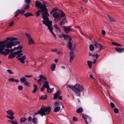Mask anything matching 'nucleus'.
Returning <instances> with one entry per match:
<instances>
[{
    "label": "nucleus",
    "mask_w": 124,
    "mask_h": 124,
    "mask_svg": "<svg viewBox=\"0 0 124 124\" xmlns=\"http://www.w3.org/2000/svg\"><path fill=\"white\" fill-rule=\"evenodd\" d=\"M52 16L54 18V23H57L61 20L60 17V14L56 12H54Z\"/></svg>",
    "instance_id": "0eeeda50"
},
{
    "label": "nucleus",
    "mask_w": 124,
    "mask_h": 124,
    "mask_svg": "<svg viewBox=\"0 0 124 124\" xmlns=\"http://www.w3.org/2000/svg\"><path fill=\"white\" fill-rule=\"evenodd\" d=\"M53 88L50 89L49 87V88H47V92L49 93H52L53 91Z\"/></svg>",
    "instance_id": "c9c22d12"
},
{
    "label": "nucleus",
    "mask_w": 124,
    "mask_h": 124,
    "mask_svg": "<svg viewBox=\"0 0 124 124\" xmlns=\"http://www.w3.org/2000/svg\"><path fill=\"white\" fill-rule=\"evenodd\" d=\"M81 115H82V117L85 121L87 124H88V123H90L91 122V119L89 116L84 114H82Z\"/></svg>",
    "instance_id": "9d476101"
},
{
    "label": "nucleus",
    "mask_w": 124,
    "mask_h": 124,
    "mask_svg": "<svg viewBox=\"0 0 124 124\" xmlns=\"http://www.w3.org/2000/svg\"><path fill=\"white\" fill-rule=\"evenodd\" d=\"M51 51L52 52H56L57 51V50L56 49H52L51 50Z\"/></svg>",
    "instance_id": "5fc2aeb1"
},
{
    "label": "nucleus",
    "mask_w": 124,
    "mask_h": 124,
    "mask_svg": "<svg viewBox=\"0 0 124 124\" xmlns=\"http://www.w3.org/2000/svg\"><path fill=\"white\" fill-rule=\"evenodd\" d=\"M39 77L40 79L37 80L38 83L40 85L41 84V81L42 82L44 83V82L46 81V78L43 75H39Z\"/></svg>",
    "instance_id": "9b49d317"
},
{
    "label": "nucleus",
    "mask_w": 124,
    "mask_h": 124,
    "mask_svg": "<svg viewBox=\"0 0 124 124\" xmlns=\"http://www.w3.org/2000/svg\"><path fill=\"white\" fill-rule=\"evenodd\" d=\"M67 87L72 90L76 95L78 96H81L80 92L83 91L84 89L83 86L78 84H77L74 86L68 85Z\"/></svg>",
    "instance_id": "f257e3e1"
},
{
    "label": "nucleus",
    "mask_w": 124,
    "mask_h": 124,
    "mask_svg": "<svg viewBox=\"0 0 124 124\" xmlns=\"http://www.w3.org/2000/svg\"><path fill=\"white\" fill-rule=\"evenodd\" d=\"M24 77H26L27 78H30L32 76V75H25Z\"/></svg>",
    "instance_id": "13d9d810"
},
{
    "label": "nucleus",
    "mask_w": 124,
    "mask_h": 124,
    "mask_svg": "<svg viewBox=\"0 0 124 124\" xmlns=\"http://www.w3.org/2000/svg\"><path fill=\"white\" fill-rule=\"evenodd\" d=\"M6 112L7 114L9 115L13 116V115L14 114V113L13 112L12 110H10L8 111H7Z\"/></svg>",
    "instance_id": "393cba45"
},
{
    "label": "nucleus",
    "mask_w": 124,
    "mask_h": 124,
    "mask_svg": "<svg viewBox=\"0 0 124 124\" xmlns=\"http://www.w3.org/2000/svg\"><path fill=\"white\" fill-rule=\"evenodd\" d=\"M20 80L21 83H23L25 85L28 86H30L29 83L27 82L26 78L25 77H23L21 78Z\"/></svg>",
    "instance_id": "ddd939ff"
},
{
    "label": "nucleus",
    "mask_w": 124,
    "mask_h": 124,
    "mask_svg": "<svg viewBox=\"0 0 124 124\" xmlns=\"http://www.w3.org/2000/svg\"><path fill=\"white\" fill-rule=\"evenodd\" d=\"M45 88L43 86H42V88L41 89V91L42 92H43V91L44 90Z\"/></svg>",
    "instance_id": "680f3d73"
},
{
    "label": "nucleus",
    "mask_w": 124,
    "mask_h": 124,
    "mask_svg": "<svg viewBox=\"0 0 124 124\" xmlns=\"http://www.w3.org/2000/svg\"><path fill=\"white\" fill-rule=\"evenodd\" d=\"M17 59L19 60L21 63H23L25 62L24 60L26 59V57L25 55H24L17 58Z\"/></svg>",
    "instance_id": "4468645a"
},
{
    "label": "nucleus",
    "mask_w": 124,
    "mask_h": 124,
    "mask_svg": "<svg viewBox=\"0 0 124 124\" xmlns=\"http://www.w3.org/2000/svg\"><path fill=\"white\" fill-rule=\"evenodd\" d=\"M24 1L25 2L27 3H29L30 2V0H25Z\"/></svg>",
    "instance_id": "4d7b16f0"
},
{
    "label": "nucleus",
    "mask_w": 124,
    "mask_h": 124,
    "mask_svg": "<svg viewBox=\"0 0 124 124\" xmlns=\"http://www.w3.org/2000/svg\"><path fill=\"white\" fill-rule=\"evenodd\" d=\"M48 27V29L49 30L50 32L53 31V27L52 26V24H44Z\"/></svg>",
    "instance_id": "f3484780"
},
{
    "label": "nucleus",
    "mask_w": 124,
    "mask_h": 124,
    "mask_svg": "<svg viewBox=\"0 0 124 124\" xmlns=\"http://www.w3.org/2000/svg\"><path fill=\"white\" fill-rule=\"evenodd\" d=\"M19 81L18 79H15L14 81V82H16V83H17L19 82Z\"/></svg>",
    "instance_id": "338daca9"
},
{
    "label": "nucleus",
    "mask_w": 124,
    "mask_h": 124,
    "mask_svg": "<svg viewBox=\"0 0 124 124\" xmlns=\"http://www.w3.org/2000/svg\"><path fill=\"white\" fill-rule=\"evenodd\" d=\"M83 110V108L81 107H80L76 110V112L77 113H79L82 112Z\"/></svg>",
    "instance_id": "bb28decb"
},
{
    "label": "nucleus",
    "mask_w": 124,
    "mask_h": 124,
    "mask_svg": "<svg viewBox=\"0 0 124 124\" xmlns=\"http://www.w3.org/2000/svg\"><path fill=\"white\" fill-rule=\"evenodd\" d=\"M26 35L28 39V43L29 45L35 44V43L34 42L33 39L29 34L26 33Z\"/></svg>",
    "instance_id": "1a4fd4ad"
},
{
    "label": "nucleus",
    "mask_w": 124,
    "mask_h": 124,
    "mask_svg": "<svg viewBox=\"0 0 124 124\" xmlns=\"http://www.w3.org/2000/svg\"><path fill=\"white\" fill-rule=\"evenodd\" d=\"M6 116L9 119L11 120H13L14 118V117L13 116H10L8 115H7Z\"/></svg>",
    "instance_id": "a18cd8bd"
},
{
    "label": "nucleus",
    "mask_w": 124,
    "mask_h": 124,
    "mask_svg": "<svg viewBox=\"0 0 124 124\" xmlns=\"http://www.w3.org/2000/svg\"><path fill=\"white\" fill-rule=\"evenodd\" d=\"M115 50L119 53H121L124 52V48L120 47H116L115 48Z\"/></svg>",
    "instance_id": "dca6fc26"
},
{
    "label": "nucleus",
    "mask_w": 124,
    "mask_h": 124,
    "mask_svg": "<svg viewBox=\"0 0 124 124\" xmlns=\"http://www.w3.org/2000/svg\"><path fill=\"white\" fill-rule=\"evenodd\" d=\"M61 15H60V17L61 19L62 17L65 16L66 15L64 12L62 10H61Z\"/></svg>",
    "instance_id": "c756f323"
},
{
    "label": "nucleus",
    "mask_w": 124,
    "mask_h": 124,
    "mask_svg": "<svg viewBox=\"0 0 124 124\" xmlns=\"http://www.w3.org/2000/svg\"><path fill=\"white\" fill-rule=\"evenodd\" d=\"M60 109V107H55L54 109V111L55 112H58Z\"/></svg>",
    "instance_id": "7c9ffc66"
},
{
    "label": "nucleus",
    "mask_w": 124,
    "mask_h": 124,
    "mask_svg": "<svg viewBox=\"0 0 124 124\" xmlns=\"http://www.w3.org/2000/svg\"><path fill=\"white\" fill-rule=\"evenodd\" d=\"M12 124H17V121H13L12 122Z\"/></svg>",
    "instance_id": "052dcab7"
},
{
    "label": "nucleus",
    "mask_w": 124,
    "mask_h": 124,
    "mask_svg": "<svg viewBox=\"0 0 124 124\" xmlns=\"http://www.w3.org/2000/svg\"><path fill=\"white\" fill-rule=\"evenodd\" d=\"M46 98L47 96L46 95H41L40 99H45Z\"/></svg>",
    "instance_id": "c03bdc74"
},
{
    "label": "nucleus",
    "mask_w": 124,
    "mask_h": 124,
    "mask_svg": "<svg viewBox=\"0 0 124 124\" xmlns=\"http://www.w3.org/2000/svg\"><path fill=\"white\" fill-rule=\"evenodd\" d=\"M44 84L43 85V86L46 88H49V83L48 81H46L45 82H44Z\"/></svg>",
    "instance_id": "412c9836"
},
{
    "label": "nucleus",
    "mask_w": 124,
    "mask_h": 124,
    "mask_svg": "<svg viewBox=\"0 0 124 124\" xmlns=\"http://www.w3.org/2000/svg\"><path fill=\"white\" fill-rule=\"evenodd\" d=\"M33 86L34 87V88L32 91L33 93H35L37 91V90L38 89L37 86L35 84L33 85Z\"/></svg>",
    "instance_id": "cd10ccee"
},
{
    "label": "nucleus",
    "mask_w": 124,
    "mask_h": 124,
    "mask_svg": "<svg viewBox=\"0 0 124 124\" xmlns=\"http://www.w3.org/2000/svg\"><path fill=\"white\" fill-rule=\"evenodd\" d=\"M35 6L38 7L39 9L41 10V12H43L45 10H47L46 6L44 4H42L39 1H36L35 2Z\"/></svg>",
    "instance_id": "423d86ee"
},
{
    "label": "nucleus",
    "mask_w": 124,
    "mask_h": 124,
    "mask_svg": "<svg viewBox=\"0 0 124 124\" xmlns=\"http://www.w3.org/2000/svg\"><path fill=\"white\" fill-rule=\"evenodd\" d=\"M24 16L26 17H28L30 16H32L33 15L30 13H27L25 14Z\"/></svg>",
    "instance_id": "a19ab883"
},
{
    "label": "nucleus",
    "mask_w": 124,
    "mask_h": 124,
    "mask_svg": "<svg viewBox=\"0 0 124 124\" xmlns=\"http://www.w3.org/2000/svg\"><path fill=\"white\" fill-rule=\"evenodd\" d=\"M18 14H19L18 12V11H17V10L14 13V14H15L14 16H15V17H16V16H17L18 15Z\"/></svg>",
    "instance_id": "8fccbe9b"
},
{
    "label": "nucleus",
    "mask_w": 124,
    "mask_h": 124,
    "mask_svg": "<svg viewBox=\"0 0 124 124\" xmlns=\"http://www.w3.org/2000/svg\"><path fill=\"white\" fill-rule=\"evenodd\" d=\"M60 91H58L57 92L54 94V99H56L60 95Z\"/></svg>",
    "instance_id": "6ab92c4d"
},
{
    "label": "nucleus",
    "mask_w": 124,
    "mask_h": 124,
    "mask_svg": "<svg viewBox=\"0 0 124 124\" xmlns=\"http://www.w3.org/2000/svg\"><path fill=\"white\" fill-rule=\"evenodd\" d=\"M54 105L55 106L62 105V103L59 101H56L54 103Z\"/></svg>",
    "instance_id": "c85d7f7f"
},
{
    "label": "nucleus",
    "mask_w": 124,
    "mask_h": 124,
    "mask_svg": "<svg viewBox=\"0 0 124 124\" xmlns=\"http://www.w3.org/2000/svg\"><path fill=\"white\" fill-rule=\"evenodd\" d=\"M55 67V65L54 64H52L51 66V69L52 71H54Z\"/></svg>",
    "instance_id": "473e14b6"
},
{
    "label": "nucleus",
    "mask_w": 124,
    "mask_h": 124,
    "mask_svg": "<svg viewBox=\"0 0 124 124\" xmlns=\"http://www.w3.org/2000/svg\"><path fill=\"white\" fill-rule=\"evenodd\" d=\"M54 27L55 28L56 30L58 31V30L60 32L61 31L60 29H59V27L56 24H55L54 25Z\"/></svg>",
    "instance_id": "79ce46f5"
},
{
    "label": "nucleus",
    "mask_w": 124,
    "mask_h": 124,
    "mask_svg": "<svg viewBox=\"0 0 124 124\" xmlns=\"http://www.w3.org/2000/svg\"><path fill=\"white\" fill-rule=\"evenodd\" d=\"M108 16L109 18V20L111 22H115V19L113 18H112L110 16L108 15Z\"/></svg>",
    "instance_id": "ea45409f"
},
{
    "label": "nucleus",
    "mask_w": 124,
    "mask_h": 124,
    "mask_svg": "<svg viewBox=\"0 0 124 124\" xmlns=\"http://www.w3.org/2000/svg\"><path fill=\"white\" fill-rule=\"evenodd\" d=\"M29 7V5H27L26 6V7L24 8V10H26V9H28Z\"/></svg>",
    "instance_id": "bf43d9fd"
},
{
    "label": "nucleus",
    "mask_w": 124,
    "mask_h": 124,
    "mask_svg": "<svg viewBox=\"0 0 124 124\" xmlns=\"http://www.w3.org/2000/svg\"><path fill=\"white\" fill-rule=\"evenodd\" d=\"M70 26H67L64 27V30L65 32L67 34L70 31H71V30L70 28Z\"/></svg>",
    "instance_id": "a211bd4d"
},
{
    "label": "nucleus",
    "mask_w": 124,
    "mask_h": 124,
    "mask_svg": "<svg viewBox=\"0 0 124 124\" xmlns=\"http://www.w3.org/2000/svg\"><path fill=\"white\" fill-rule=\"evenodd\" d=\"M114 112L116 113H118V109L117 108H114Z\"/></svg>",
    "instance_id": "09e8293b"
},
{
    "label": "nucleus",
    "mask_w": 124,
    "mask_h": 124,
    "mask_svg": "<svg viewBox=\"0 0 124 124\" xmlns=\"http://www.w3.org/2000/svg\"><path fill=\"white\" fill-rule=\"evenodd\" d=\"M23 46H19L17 47H14V49L15 50H17V49H21L22 48Z\"/></svg>",
    "instance_id": "37998d69"
},
{
    "label": "nucleus",
    "mask_w": 124,
    "mask_h": 124,
    "mask_svg": "<svg viewBox=\"0 0 124 124\" xmlns=\"http://www.w3.org/2000/svg\"><path fill=\"white\" fill-rule=\"evenodd\" d=\"M67 23L66 17H64L60 23Z\"/></svg>",
    "instance_id": "a878e982"
},
{
    "label": "nucleus",
    "mask_w": 124,
    "mask_h": 124,
    "mask_svg": "<svg viewBox=\"0 0 124 124\" xmlns=\"http://www.w3.org/2000/svg\"><path fill=\"white\" fill-rule=\"evenodd\" d=\"M102 34L103 35H104L105 34V32L104 30H103L102 31Z\"/></svg>",
    "instance_id": "e2e57ef3"
},
{
    "label": "nucleus",
    "mask_w": 124,
    "mask_h": 124,
    "mask_svg": "<svg viewBox=\"0 0 124 124\" xmlns=\"http://www.w3.org/2000/svg\"><path fill=\"white\" fill-rule=\"evenodd\" d=\"M17 52H16L13 53L11 52L9 55L8 58L9 59H13L16 56V54H17Z\"/></svg>",
    "instance_id": "2eb2a0df"
},
{
    "label": "nucleus",
    "mask_w": 124,
    "mask_h": 124,
    "mask_svg": "<svg viewBox=\"0 0 124 124\" xmlns=\"http://www.w3.org/2000/svg\"><path fill=\"white\" fill-rule=\"evenodd\" d=\"M17 11L19 14H20L21 15L23 14L25 12V10H23V8H22L21 9H18L17 10Z\"/></svg>",
    "instance_id": "b1692460"
},
{
    "label": "nucleus",
    "mask_w": 124,
    "mask_h": 124,
    "mask_svg": "<svg viewBox=\"0 0 124 124\" xmlns=\"http://www.w3.org/2000/svg\"><path fill=\"white\" fill-rule=\"evenodd\" d=\"M67 47H69L70 50V60L69 61L70 63H71L72 61L75 58V55L74 53V52L73 50L75 48V46H72V44L70 41H69L68 43V45H67Z\"/></svg>",
    "instance_id": "20e7f679"
},
{
    "label": "nucleus",
    "mask_w": 124,
    "mask_h": 124,
    "mask_svg": "<svg viewBox=\"0 0 124 124\" xmlns=\"http://www.w3.org/2000/svg\"><path fill=\"white\" fill-rule=\"evenodd\" d=\"M73 119L74 121H76L77 120V117H74L73 118Z\"/></svg>",
    "instance_id": "6e6d98bb"
},
{
    "label": "nucleus",
    "mask_w": 124,
    "mask_h": 124,
    "mask_svg": "<svg viewBox=\"0 0 124 124\" xmlns=\"http://www.w3.org/2000/svg\"><path fill=\"white\" fill-rule=\"evenodd\" d=\"M23 89V87L22 85H19L18 86V89L19 90H22Z\"/></svg>",
    "instance_id": "de8ad7c7"
},
{
    "label": "nucleus",
    "mask_w": 124,
    "mask_h": 124,
    "mask_svg": "<svg viewBox=\"0 0 124 124\" xmlns=\"http://www.w3.org/2000/svg\"><path fill=\"white\" fill-rule=\"evenodd\" d=\"M43 16V18L44 20L42 21L43 23H52V22L49 20V18L47 16H49L47 10H45L43 12H41Z\"/></svg>",
    "instance_id": "39448f33"
},
{
    "label": "nucleus",
    "mask_w": 124,
    "mask_h": 124,
    "mask_svg": "<svg viewBox=\"0 0 124 124\" xmlns=\"http://www.w3.org/2000/svg\"><path fill=\"white\" fill-rule=\"evenodd\" d=\"M37 118L36 117L33 118L32 119V122L35 124H36L37 123Z\"/></svg>",
    "instance_id": "72a5a7b5"
},
{
    "label": "nucleus",
    "mask_w": 124,
    "mask_h": 124,
    "mask_svg": "<svg viewBox=\"0 0 124 124\" xmlns=\"http://www.w3.org/2000/svg\"><path fill=\"white\" fill-rule=\"evenodd\" d=\"M87 63L89 68L91 69L92 67V62L90 61H88Z\"/></svg>",
    "instance_id": "2f4dec72"
},
{
    "label": "nucleus",
    "mask_w": 124,
    "mask_h": 124,
    "mask_svg": "<svg viewBox=\"0 0 124 124\" xmlns=\"http://www.w3.org/2000/svg\"><path fill=\"white\" fill-rule=\"evenodd\" d=\"M32 117L31 116H29L28 118V122L31 121L32 120Z\"/></svg>",
    "instance_id": "864d4df0"
},
{
    "label": "nucleus",
    "mask_w": 124,
    "mask_h": 124,
    "mask_svg": "<svg viewBox=\"0 0 124 124\" xmlns=\"http://www.w3.org/2000/svg\"><path fill=\"white\" fill-rule=\"evenodd\" d=\"M94 47L93 45L91 44L89 46V49L90 51H93L94 50Z\"/></svg>",
    "instance_id": "f704fd0d"
},
{
    "label": "nucleus",
    "mask_w": 124,
    "mask_h": 124,
    "mask_svg": "<svg viewBox=\"0 0 124 124\" xmlns=\"http://www.w3.org/2000/svg\"><path fill=\"white\" fill-rule=\"evenodd\" d=\"M7 72L9 73V74H12L14 73L13 72H12L10 70H7Z\"/></svg>",
    "instance_id": "603ef678"
},
{
    "label": "nucleus",
    "mask_w": 124,
    "mask_h": 124,
    "mask_svg": "<svg viewBox=\"0 0 124 124\" xmlns=\"http://www.w3.org/2000/svg\"><path fill=\"white\" fill-rule=\"evenodd\" d=\"M110 105L111 106V107H112V108H114L115 107V106L114 105V103L112 102H111L110 103Z\"/></svg>",
    "instance_id": "3c124183"
},
{
    "label": "nucleus",
    "mask_w": 124,
    "mask_h": 124,
    "mask_svg": "<svg viewBox=\"0 0 124 124\" xmlns=\"http://www.w3.org/2000/svg\"><path fill=\"white\" fill-rule=\"evenodd\" d=\"M10 39L6 41V48H11L13 46H15L17 44H19V42L17 40L13 41L17 39V38L9 37Z\"/></svg>",
    "instance_id": "7ed1b4c3"
},
{
    "label": "nucleus",
    "mask_w": 124,
    "mask_h": 124,
    "mask_svg": "<svg viewBox=\"0 0 124 124\" xmlns=\"http://www.w3.org/2000/svg\"><path fill=\"white\" fill-rule=\"evenodd\" d=\"M62 36L64 38H65L66 39H68L70 41H71L72 40V38L70 37L68 35L65 34H63Z\"/></svg>",
    "instance_id": "5701e85b"
},
{
    "label": "nucleus",
    "mask_w": 124,
    "mask_h": 124,
    "mask_svg": "<svg viewBox=\"0 0 124 124\" xmlns=\"http://www.w3.org/2000/svg\"><path fill=\"white\" fill-rule=\"evenodd\" d=\"M27 118L23 116L21 118L20 120V122L22 124L23 122H25Z\"/></svg>",
    "instance_id": "4be33fe9"
},
{
    "label": "nucleus",
    "mask_w": 124,
    "mask_h": 124,
    "mask_svg": "<svg viewBox=\"0 0 124 124\" xmlns=\"http://www.w3.org/2000/svg\"><path fill=\"white\" fill-rule=\"evenodd\" d=\"M51 110V108L49 107H42L40 108V110H38L37 112L35 113L33 116L35 115L39 114L42 116L43 115H46L50 113Z\"/></svg>",
    "instance_id": "f03ea898"
},
{
    "label": "nucleus",
    "mask_w": 124,
    "mask_h": 124,
    "mask_svg": "<svg viewBox=\"0 0 124 124\" xmlns=\"http://www.w3.org/2000/svg\"><path fill=\"white\" fill-rule=\"evenodd\" d=\"M112 44L116 46H122V45L120 44L117 43H116L115 42H112Z\"/></svg>",
    "instance_id": "e433bc0d"
},
{
    "label": "nucleus",
    "mask_w": 124,
    "mask_h": 124,
    "mask_svg": "<svg viewBox=\"0 0 124 124\" xmlns=\"http://www.w3.org/2000/svg\"><path fill=\"white\" fill-rule=\"evenodd\" d=\"M5 51H2L1 53V54H3L5 56H6L9 53L11 52H14L15 51V50L14 49H4Z\"/></svg>",
    "instance_id": "f8f14e48"
},
{
    "label": "nucleus",
    "mask_w": 124,
    "mask_h": 124,
    "mask_svg": "<svg viewBox=\"0 0 124 124\" xmlns=\"http://www.w3.org/2000/svg\"><path fill=\"white\" fill-rule=\"evenodd\" d=\"M40 12L41 13V10H39L37 12H36L35 13L36 14V17H38L39 16Z\"/></svg>",
    "instance_id": "58836bf2"
},
{
    "label": "nucleus",
    "mask_w": 124,
    "mask_h": 124,
    "mask_svg": "<svg viewBox=\"0 0 124 124\" xmlns=\"http://www.w3.org/2000/svg\"><path fill=\"white\" fill-rule=\"evenodd\" d=\"M10 38H8L5 40L2 41H0V54L1 52L4 50L6 47V41L9 40Z\"/></svg>",
    "instance_id": "6e6552de"
},
{
    "label": "nucleus",
    "mask_w": 124,
    "mask_h": 124,
    "mask_svg": "<svg viewBox=\"0 0 124 124\" xmlns=\"http://www.w3.org/2000/svg\"><path fill=\"white\" fill-rule=\"evenodd\" d=\"M9 81L14 82V79L13 78H11L8 79Z\"/></svg>",
    "instance_id": "49530a36"
},
{
    "label": "nucleus",
    "mask_w": 124,
    "mask_h": 124,
    "mask_svg": "<svg viewBox=\"0 0 124 124\" xmlns=\"http://www.w3.org/2000/svg\"><path fill=\"white\" fill-rule=\"evenodd\" d=\"M22 52V51L21 50H20L17 52H16L17 53V54H16V55H18V56L17 57H17V58H18V57H20L21 56L23 55V54L22 53H21Z\"/></svg>",
    "instance_id": "aec40b11"
},
{
    "label": "nucleus",
    "mask_w": 124,
    "mask_h": 124,
    "mask_svg": "<svg viewBox=\"0 0 124 124\" xmlns=\"http://www.w3.org/2000/svg\"><path fill=\"white\" fill-rule=\"evenodd\" d=\"M95 57L96 58V59H97L98 58L99 56L97 54H95Z\"/></svg>",
    "instance_id": "0e129e2a"
},
{
    "label": "nucleus",
    "mask_w": 124,
    "mask_h": 124,
    "mask_svg": "<svg viewBox=\"0 0 124 124\" xmlns=\"http://www.w3.org/2000/svg\"><path fill=\"white\" fill-rule=\"evenodd\" d=\"M53 10L54 11V12H55L56 11H57V9L56 8H54L53 9Z\"/></svg>",
    "instance_id": "69168bd1"
},
{
    "label": "nucleus",
    "mask_w": 124,
    "mask_h": 124,
    "mask_svg": "<svg viewBox=\"0 0 124 124\" xmlns=\"http://www.w3.org/2000/svg\"><path fill=\"white\" fill-rule=\"evenodd\" d=\"M99 46L100 47V49L99 51H100L102 49H103V47H102V45L101 44V46Z\"/></svg>",
    "instance_id": "774afa93"
},
{
    "label": "nucleus",
    "mask_w": 124,
    "mask_h": 124,
    "mask_svg": "<svg viewBox=\"0 0 124 124\" xmlns=\"http://www.w3.org/2000/svg\"><path fill=\"white\" fill-rule=\"evenodd\" d=\"M94 46L96 48H97L100 46H101V44L99 43H98L97 42H95L94 44Z\"/></svg>",
    "instance_id": "4c0bfd02"
}]
</instances>
